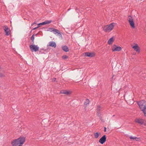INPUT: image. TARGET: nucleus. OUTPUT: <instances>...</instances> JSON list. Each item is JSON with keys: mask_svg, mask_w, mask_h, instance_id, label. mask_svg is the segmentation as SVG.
Returning a JSON list of instances; mask_svg holds the SVG:
<instances>
[{"mask_svg": "<svg viewBox=\"0 0 146 146\" xmlns=\"http://www.w3.org/2000/svg\"><path fill=\"white\" fill-rule=\"evenodd\" d=\"M85 55L86 56H88L90 57H93L95 56V53L94 52H86L84 53Z\"/></svg>", "mask_w": 146, "mask_h": 146, "instance_id": "nucleus-12", "label": "nucleus"}, {"mask_svg": "<svg viewBox=\"0 0 146 146\" xmlns=\"http://www.w3.org/2000/svg\"><path fill=\"white\" fill-rule=\"evenodd\" d=\"M56 78H53L52 79V81L53 82H55L56 81Z\"/></svg>", "mask_w": 146, "mask_h": 146, "instance_id": "nucleus-26", "label": "nucleus"}, {"mask_svg": "<svg viewBox=\"0 0 146 146\" xmlns=\"http://www.w3.org/2000/svg\"><path fill=\"white\" fill-rule=\"evenodd\" d=\"M144 125H146V123H144Z\"/></svg>", "mask_w": 146, "mask_h": 146, "instance_id": "nucleus-31", "label": "nucleus"}, {"mask_svg": "<svg viewBox=\"0 0 146 146\" xmlns=\"http://www.w3.org/2000/svg\"><path fill=\"white\" fill-rule=\"evenodd\" d=\"M38 28V27L37 26V27H35V28H33V30H35L36 29Z\"/></svg>", "mask_w": 146, "mask_h": 146, "instance_id": "nucleus-27", "label": "nucleus"}, {"mask_svg": "<svg viewBox=\"0 0 146 146\" xmlns=\"http://www.w3.org/2000/svg\"><path fill=\"white\" fill-rule=\"evenodd\" d=\"M94 137L96 138H98L99 136V133L98 132L94 133Z\"/></svg>", "mask_w": 146, "mask_h": 146, "instance_id": "nucleus-20", "label": "nucleus"}, {"mask_svg": "<svg viewBox=\"0 0 146 146\" xmlns=\"http://www.w3.org/2000/svg\"><path fill=\"white\" fill-rule=\"evenodd\" d=\"M121 47L116 44H113L111 47V50L112 52H119L121 50Z\"/></svg>", "mask_w": 146, "mask_h": 146, "instance_id": "nucleus-5", "label": "nucleus"}, {"mask_svg": "<svg viewBox=\"0 0 146 146\" xmlns=\"http://www.w3.org/2000/svg\"><path fill=\"white\" fill-rule=\"evenodd\" d=\"M1 69V66L0 65V72ZM5 76V75L4 73L0 72V77H3Z\"/></svg>", "mask_w": 146, "mask_h": 146, "instance_id": "nucleus-22", "label": "nucleus"}, {"mask_svg": "<svg viewBox=\"0 0 146 146\" xmlns=\"http://www.w3.org/2000/svg\"><path fill=\"white\" fill-rule=\"evenodd\" d=\"M68 58V56H66V55H63L62 56V58L63 59H64L65 60L67 59Z\"/></svg>", "mask_w": 146, "mask_h": 146, "instance_id": "nucleus-24", "label": "nucleus"}, {"mask_svg": "<svg viewBox=\"0 0 146 146\" xmlns=\"http://www.w3.org/2000/svg\"><path fill=\"white\" fill-rule=\"evenodd\" d=\"M4 30L6 35L8 36L10 34V31L7 26H6L4 27Z\"/></svg>", "mask_w": 146, "mask_h": 146, "instance_id": "nucleus-8", "label": "nucleus"}, {"mask_svg": "<svg viewBox=\"0 0 146 146\" xmlns=\"http://www.w3.org/2000/svg\"><path fill=\"white\" fill-rule=\"evenodd\" d=\"M115 25V23H112L108 25L105 26L103 28V29L106 32H109L113 29Z\"/></svg>", "mask_w": 146, "mask_h": 146, "instance_id": "nucleus-3", "label": "nucleus"}, {"mask_svg": "<svg viewBox=\"0 0 146 146\" xmlns=\"http://www.w3.org/2000/svg\"><path fill=\"white\" fill-rule=\"evenodd\" d=\"M115 40V37L113 36L110 38L108 41V43L109 45H111L112 44Z\"/></svg>", "mask_w": 146, "mask_h": 146, "instance_id": "nucleus-13", "label": "nucleus"}, {"mask_svg": "<svg viewBox=\"0 0 146 146\" xmlns=\"http://www.w3.org/2000/svg\"><path fill=\"white\" fill-rule=\"evenodd\" d=\"M60 92L61 94L68 95L71 94L72 92L69 90H62L60 91Z\"/></svg>", "mask_w": 146, "mask_h": 146, "instance_id": "nucleus-14", "label": "nucleus"}, {"mask_svg": "<svg viewBox=\"0 0 146 146\" xmlns=\"http://www.w3.org/2000/svg\"><path fill=\"white\" fill-rule=\"evenodd\" d=\"M135 121L141 125L143 124L144 123V120L141 118H136L135 119Z\"/></svg>", "mask_w": 146, "mask_h": 146, "instance_id": "nucleus-10", "label": "nucleus"}, {"mask_svg": "<svg viewBox=\"0 0 146 146\" xmlns=\"http://www.w3.org/2000/svg\"><path fill=\"white\" fill-rule=\"evenodd\" d=\"M127 19L131 28L133 29H134L135 27V26L134 22L133 19V17L130 16H129L128 17Z\"/></svg>", "mask_w": 146, "mask_h": 146, "instance_id": "nucleus-4", "label": "nucleus"}, {"mask_svg": "<svg viewBox=\"0 0 146 146\" xmlns=\"http://www.w3.org/2000/svg\"><path fill=\"white\" fill-rule=\"evenodd\" d=\"M62 49L65 52H68L69 50V49L68 47L66 46H64L62 47Z\"/></svg>", "mask_w": 146, "mask_h": 146, "instance_id": "nucleus-17", "label": "nucleus"}, {"mask_svg": "<svg viewBox=\"0 0 146 146\" xmlns=\"http://www.w3.org/2000/svg\"><path fill=\"white\" fill-rule=\"evenodd\" d=\"M31 39L32 40L33 42L34 39V35H33L31 37Z\"/></svg>", "mask_w": 146, "mask_h": 146, "instance_id": "nucleus-25", "label": "nucleus"}, {"mask_svg": "<svg viewBox=\"0 0 146 146\" xmlns=\"http://www.w3.org/2000/svg\"><path fill=\"white\" fill-rule=\"evenodd\" d=\"M49 45L50 46L54 47V48L56 47V44L55 42L53 41H51L49 42Z\"/></svg>", "mask_w": 146, "mask_h": 146, "instance_id": "nucleus-15", "label": "nucleus"}, {"mask_svg": "<svg viewBox=\"0 0 146 146\" xmlns=\"http://www.w3.org/2000/svg\"><path fill=\"white\" fill-rule=\"evenodd\" d=\"M130 138L132 141L136 140L138 141V139L136 137H133L132 136L130 137Z\"/></svg>", "mask_w": 146, "mask_h": 146, "instance_id": "nucleus-18", "label": "nucleus"}, {"mask_svg": "<svg viewBox=\"0 0 146 146\" xmlns=\"http://www.w3.org/2000/svg\"><path fill=\"white\" fill-rule=\"evenodd\" d=\"M29 47L32 52H36L38 51L39 48L37 45H36L34 44L31 45Z\"/></svg>", "mask_w": 146, "mask_h": 146, "instance_id": "nucleus-6", "label": "nucleus"}, {"mask_svg": "<svg viewBox=\"0 0 146 146\" xmlns=\"http://www.w3.org/2000/svg\"><path fill=\"white\" fill-rule=\"evenodd\" d=\"M138 104L140 109L144 113V116H146V102L142 100L138 102Z\"/></svg>", "mask_w": 146, "mask_h": 146, "instance_id": "nucleus-2", "label": "nucleus"}, {"mask_svg": "<svg viewBox=\"0 0 146 146\" xmlns=\"http://www.w3.org/2000/svg\"><path fill=\"white\" fill-rule=\"evenodd\" d=\"M36 22H34V23H33V24H31V25H32V26H33V25H34V24H36Z\"/></svg>", "mask_w": 146, "mask_h": 146, "instance_id": "nucleus-28", "label": "nucleus"}, {"mask_svg": "<svg viewBox=\"0 0 146 146\" xmlns=\"http://www.w3.org/2000/svg\"><path fill=\"white\" fill-rule=\"evenodd\" d=\"M25 141V137L20 136L19 138L13 140L11 141V144L12 146H23V145Z\"/></svg>", "mask_w": 146, "mask_h": 146, "instance_id": "nucleus-1", "label": "nucleus"}, {"mask_svg": "<svg viewBox=\"0 0 146 146\" xmlns=\"http://www.w3.org/2000/svg\"><path fill=\"white\" fill-rule=\"evenodd\" d=\"M132 48L134 50L138 52L140 51V49L138 45L137 44H135L134 45L132 46Z\"/></svg>", "mask_w": 146, "mask_h": 146, "instance_id": "nucleus-9", "label": "nucleus"}, {"mask_svg": "<svg viewBox=\"0 0 146 146\" xmlns=\"http://www.w3.org/2000/svg\"><path fill=\"white\" fill-rule=\"evenodd\" d=\"M114 76V75H113V76H112V78H111V79H112H112H113V77Z\"/></svg>", "mask_w": 146, "mask_h": 146, "instance_id": "nucleus-30", "label": "nucleus"}, {"mask_svg": "<svg viewBox=\"0 0 146 146\" xmlns=\"http://www.w3.org/2000/svg\"><path fill=\"white\" fill-rule=\"evenodd\" d=\"M101 108H102L100 106H98L97 108V111H98L97 112L98 115L99 116L100 115V114L98 113V111H100L101 110Z\"/></svg>", "mask_w": 146, "mask_h": 146, "instance_id": "nucleus-19", "label": "nucleus"}, {"mask_svg": "<svg viewBox=\"0 0 146 146\" xmlns=\"http://www.w3.org/2000/svg\"><path fill=\"white\" fill-rule=\"evenodd\" d=\"M106 137L105 135L103 136L99 140V142L101 144H103L106 141Z\"/></svg>", "mask_w": 146, "mask_h": 146, "instance_id": "nucleus-11", "label": "nucleus"}, {"mask_svg": "<svg viewBox=\"0 0 146 146\" xmlns=\"http://www.w3.org/2000/svg\"><path fill=\"white\" fill-rule=\"evenodd\" d=\"M90 103V101L88 99H86L84 103V104L85 105L87 106L88 104H89Z\"/></svg>", "mask_w": 146, "mask_h": 146, "instance_id": "nucleus-21", "label": "nucleus"}, {"mask_svg": "<svg viewBox=\"0 0 146 146\" xmlns=\"http://www.w3.org/2000/svg\"><path fill=\"white\" fill-rule=\"evenodd\" d=\"M53 33L55 34H60V35H61L60 32L58 30L54 28L53 30Z\"/></svg>", "mask_w": 146, "mask_h": 146, "instance_id": "nucleus-16", "label": "nucleus"}, {"mask_svg": "<svg viewBox=\"0 0 146 146\" xmlns=\"http://www.w3.org/2000/svg\"><path fill=\"white\" fill-rule=\"evenodd\" d=\"M51 22L52 21L51 20L46 21L43 22L39 23L38 25V27H39L40 25H45L51 23Z\"/></svg>", "mask_w": 146, "mask_h": 146, "instance_id": "nucleus-7", "label": "nucleus"}, {"mask_svg": "<svg viewBox=\"0 0 146 146\" xmlns=\"http://www.w3.org/2000/svg\"><path fill=\"white\" fill-rule=\"evenodd\" d=\"M106 127H104V131L106 132Z\"/></svg>", "mask_w": 146, "mask_h": 146, "instance_id": "nucleus-29", "label": "nucleus"}, {"mask_svg": "<svg viewBox=\"0 0 146 146\" xmlns=\"http://www.w3.org/2000/svg\"><path fill=\"white\" fill-rule=\"evenodd\" d=\"M54 29V28H49L48 29L47 31H48L53 32Z\"/></svg>", "mask_w": 146, "mask_h": 146, "instance_id": "nucleus-23", "label": "nucleus"}]
</instances>
